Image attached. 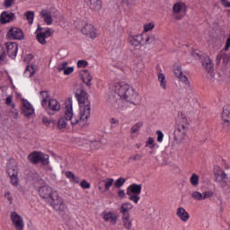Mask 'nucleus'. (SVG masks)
Masks as SVG:
<instances>
[{
  "label": "nucleus",
  "instance_id": "1",
  "mask_svg": "<svg viewBox=\"0 0 230 230\" xmlns=\"http://www.w3.org/2000/svg\"><path fill=\"white\" fill-rule=\"evenodd\" d=\"M109 103L111 111H124L126 102H132L136 96V92L130 84L120 82L115 83L110 87ZM125 100V101H123Z\"/></svg>",
  "mask_w": 230,
  "mask_h": 230
},
{
  "label": "nucleus",
  "instance_id": "2",
  "mask_svg": "<svg viewBox=\"0 0 230 230\" xmlns=\"http://www.w3.org/2000/svg\"><path fill=\"white\" fill-rule=\"evenodd\" d=\"M69 122L71 123L72 127H75V125L85 127V125H87V122L82 119L80 115L78 117L75 116L73 113V102H66L65 114L58 119V128H59V130L67 128Z\"/></svg>",
  "mask_w": 230,
  "mask_h": 230
},
{
  "label": "nucleus",
  "instance_id": "3",
  "mask_svg": "<svg viewBox=\"0 0 230 230\" xmlns=\"http://www.w3.org/2000/svg\"><path fill=\"white\" fill-rule=\"evenodd\" d=\"M75 95L80 106L79 116L87 123V119L91 117V102H89L87 92L80 86Z\"/></svg>",
  "mask_w": 230,
  "mask_h": 230
},
{
  "label": "nucleus",
  "instance_id": "4",
  "mask_svg": "<svg viewBox=\"0 0 230 230\" xmlns=\"http://www.w3.org/2000/svg\"><path fill=\"white\" fill-rule=\"evenodd\" d=\"M49 204H50L51 208H53L55 211L60 213V215H66V212L67 211V206L66 205L64 199L58 195V191H54L51 196V200L49 201Z\"/></svg>",
  "mask_w": 230,
  "mask_h": 230
},
{
  "label": "nucleus",
  "instance_id": "5",
  "mask_svg": "<svg viewBox=\"0 0 230 230\" xmlns=\"http://www.w3.org/2000/svg\"><path fill=\"white\" fill-rule=\"evenodd\" d=\"M36 32H38L36 35V39L38 42H40V44H42L43 46L45 44H48V41H46V39H49V37L53 35V31H51L49 28H47L44 31H42V27L40 26H38Z\"/></svg>",
  "mask_w": 230,
  "mask_h": 230
},
{
  "label": "nucleus",
  "instance_id": "6",
  "mask_svg": "<svg viewBox=\"0 0 230 230\" xmlns=\"http://www.w3.org/2000/svg\"><path fill=\"white\" fill-rule=\"evenodd\" d=\"M7 173L11 179V183L13 186H17L19 184V169L15 165H12V162L7 163Z\"/></svg>",
  "mask_w": 230,
  "mask_h": 230
},
{
  "label": "nucleus",
  "instance_id": "7",
  "mask_svg": "<svg viewBox=\"0 0 230 230\" xmlns=\"http://www.w3.org/2000/svg\"><path fill=\"white\" fill-rule=\"evenodd\" d=\"M11 222L16 230H24V219L19 213L13 211L11 213Z\"/></svg>",
  "mask_w": 230,
  "mask_h": 230
},
{
  "label": "nucleus",
  "instance_id": "8",
  "mask_svg": "<svg viewBox=\"0 0 230 230\" xmlns=\"http://www.w3.org/2000/svg\"><path fill=\"white\" fill-rule=\"evenodd\" d=\"M40 15L47 26H51L53 24V19H57L58 12H56L54 15L51 14V11L48 9H42Z\"/></svg>",
  "mask_w": 230,
  "mask_h": 230
},
{
  "label": "nucleus",
  "instance_id": "9",
  "mask_svg": "<svg viewBox=\"0 0 230 230\" xmlns=\"http://www.w3.org/2000/svg\"><path fill=\"white\" fill-rule=\"evenodd\" d=\"M55 191L57 190H53L51 187L47 185L41 186L39 189L40 197H41V199H44V200H46L49 203L51 200V197H53V194L55 193Z\"/></svg>",
  "mask_w": 230,
  "mask_h": 230
},
{
  "label": "nucleus",
  "instance_id": "10",
  "mask_svg": "<svg viewBox=\"0 0 230 230\" xmlns=\"http://www.w3.org/2000/svg\"><path fill=\"white\" fill-rule=\"evenodd\" d=\"M128 40L131 46V49H137V48H141V42L144 43V36L143 34L129 35Z\"/></svg>",
  "mask_w": 230,
  "mask_h": 230
},
{
  "label": "nucleus",
  "instance_id": "11",
  "mask_svg": "<svg viewBox=\"0 0 230 230\" xmlns=\"http://www.w3.org/2000/svg\"><path fill=\"white\" fill-rule=\"evenodd\" d=\"M7 37L13 40H22V39H24V32H22V30L13 27L8 31Z\"/></svg>",
  "mask_w": 230,
  "mask_h": 230
},
{
  "label": "nucleus",
  "instance_id": "12",
  "mask_svg": "<svg viewBox=\"0 0 230 230\" xmlns=\"http://www.w3.org/2000/svg\"><path fill=\"white\" fill-rule=\"evenodd\" d=\"M174 75L186 85V87H189L190 91L193 89L190 84V81L188 80V77L182 73V68L181 66L174 67Z\"/></svg>",
  "mask_w": 230,
  "mask_h": 230
},
{
  "label": "nucleus",
  "instance_id": "13",
  "mask_svg": "<svg viewBox=\"0 0 230 230\" xmlns=\"http://www.w3.org/2000/svg\"><path fill=\"white\" fill-rule=\"evenodd\" d=\"M114 184V179L107 178L106 180L100 181L98 188L102 193H107Z\"/></svg>",
  "mask_w": 230,
  "mask_h": 230
},
{
  "label": "nucleus",
  "instance_id": "14",
  "mask_svg": "<svg viewBox=\"0 0 230 230\" xmlns=\"http://www.w3.org/2000/svg\"><path fill=\"white\" fill-rule=\"evenodd\" d=\"M215 179L216 181H217L218 184L222 185L223 187L226 186V184H227V181H229L227 173L222 171V169H220L219 167H217V172H215Z\"/></svg>",
  "mask_w": 230,
  "mask_h": 230
},
{
  "label": "nucleus",
  "instance_id": "15",
  "mask_svg": "<svg viewBox=\"0 0 230 230\" xmlns=\"http://www.w3.org/2000/svg\"><path fill=\"white\" fill-rule=\"evenodd\" d=\"M7 49V55L10 58L14 60L17 57V51L19 50V45L16 42H7L5 44Z\"/></svg>",
  "mask_w": 230,
  "mask_h": 230
},
{
  "label": "nucleus",
  "instance_id": "16",
  "mask_svg": "<svg viewBox=\"0 0 230 230\" xmlns=\"http://www.w3.org/2000/svg\"><path fill=\"white\" fill-rule=\"evenodd\" d=\"M81 31L84 35H86L88 39H96V31H94V26L91 23H86Z\"/></svg>",
  "mask_w": 230,
  "mask_h": 230
},
{
  "label": "nucleus",
  "instance_id": "17",
  "mask_svg": "<svg viewBox=\"0 0 230 230\" xmlns=\"http://www.w3.org/2000/svg\"><path fill=\"white\" fill-rule=\"evenodd\" d=\"M217 64H223L224 66H227L230 62V54L226 53V50H221L217 58H216Z\"/></svg>",
  "mask_w": 230,
  "mask_h": 230
},
{
  "label": "nucleus",
  "instance_id": "18",
  "mask_svg": "<svg viewBox=\"0 0 230 230\" xmlns=\"http://www.w3.org/2000/svg\"><path fill=\"white\" fill-rule=\"evenodd\" d=\"M186 132H188V128H184L182 126H177L174 130V139L175 141H182L186 136Z\"/></svg>",
  "mask_w": 230,
  "mask_h": 230
},
{
  "label": "nucleus",
  "instance_id": "19",
  "mask_svg": "<svg viewBox=\"0 0 230 230\" xmlns=\"http://www.w3.org/2000/svg\"><path fill=\"white\" fill-rule=\"evenodd\" d=\"M201 62H202V66L204 67L205 71H207V73H213L214 71L213 60L209 58V56L203 55V59Z\"/></svg>",
  "mask_w": 230,
  "mask_h": 230
},
{
  "label": "nucleus",
  "instance_id": "20",
  "mask_svg": "<svg viewBox=\"0 0 230 230\" xmlns=\"http://www.w3.org/2000/svg\"><path fill=\"white\" fill-rule=\"evenodd\" d=\"M209 197H213V191L211 190H207L203 193L199 191H194L192 193V199H194V200H206V199H209Z\"/></svg>",
  "mask_w": 230,
  "mask_h": 230
},
{
  "label": "nucleus",
  "instance_id": "21",
  "mask_svg": "<svg viewBox=\"0 0 230 230\" xmlns=\"http://www.w3.org/2000/svg\"><path fill=\"white\" fill-rule=\"evenodd\" d=\"M22 111L26 118H29V116H32V114H35V110L33 109V106H31L28 101H22Z\"/></svg>",
  "mask_w": 230,
  "mask_h": 230
},
{
  "label": "nucleus",
  "instance_id": "22",
  "mask_svg": "<svg viewBox=\"0 0 230 230\" xmlns=\"http://www.w3.org/2000/svg\"><path fill=\"white\" fill-rule=\"evenodd\" d=\"M143 186L141 184H131L127 188V195H141Z\"/></svg>",
  "mask_w": 230,
  "mask_h": 230
},
{
  "label": "nucleus",
  "instance_id": "23",
  "mask_svg": "<svg viewBox=\"0 0 230 230\" xmlns=\"http://www.w3.org/2000/svg\"><path fill=\"white\" fill-rule=\"evenodd\" d=\"M173 13L176 15H186V4L184 3H176L172 6Z\"/></svg>",
  "mask_w": 230,
  "mask_h": 230
},
{
  "label": "nucleus",
  "instance_id": "24",
  "mask_svg": "<svg viewBox=\"0 0 230 230\" xmlns=\"http://www.w3.org/2000/svg\"><path fill=\"white\" fill-rule=\"evenodd\" d=\"M87 6H89L90 10H93V12H98L102 10V0H84Z\"/></svg>",
  "mask_w": 230,
  "mask_h": 230
},
{
  "label": "nucleus",
  "instance_id": "25",
  "mask_svg": "<svg viewBox=\"0 0 230 230\" xmlns=\"http://www.w3.org/2000/svg\"><path fill=\"white\" fill-rule=\"evenodd\" d=\"M13 17H15V14L13 13H10L8 11L3 12L0 15V22L2 24H6V22H12L13 21Z\"/></svg>",
  "mask_w": 230,
  "mask_h": 230
},
{
  "label": "nucleus",
  "instance_id": "26",
  "mask_svg": "<svg viewBox=\"0 0 230 230\" xmlns=\"http://www.w3.org/2000/svg\"><path fill=\"white\" fill-rule=\"evenodd\" d=\"M177 123H178L177 125L178 127L190 128V124L188 123V118H186V115L182 112L178 113Z\"/></svg>",
  "mask_w": 230,
  "mask_h": 230
},
{
  "label": "nucleus",
  "instance_id": "27",
  "mask_svg": "<svg viewBox=\"0 0 230 230\" xmlns=\"http://www.w3.org/2000/svg\"><path fill=\"white\" fill-rule=\"evenodd\" d=\"M222 120L226 127H229L230 123V106H225L222 112Z\"/></svg>",
  "mask_w": 230,
  "mask_h": 230
},
{
  "label": "nucleus",
  "instance_id": "28",
  "mask_svg": "<svg viewBox=\"0 0 230 230\" xmlns=\"http://www.w3.org/2000/svg\"><path fill=\"white\" fill-rule=\"evenodd\" d=\"M144 37V44H157L159 42V37L155 36V34H143Z\"/></svg>",
  "mask_w": 230,
  "mask_h": 230
},
{
  "label": "nucleus",
  "instance_id": "29",
  "mask_svg": "<svg viewBox=\"0 0 230 230\" xmlns=\"http://www.w3.org/2000/svg\"><path fill=\"white\" fill-rule=\"evenodd\" d=\"M176 215L182 222H188L190 220V214L182 207L178 208Z\"/></svg>",
  "mask_w": 230,
  "mask_h": 230
},
{
  "label": "nucleus",
  "instance_id": "30",
  "mask_svg": "<svg viewBox=\"0 0 230 230\" xmlns=\"http://www.w3.org/2000/svg\"><path fill=\"white\" fill-rule=\"evenodd\" d=\"M103 219L105 220V222H111L112 226H116V224H118V216L113 212L104 213Z\"/></svg>",
  "mask_w": 230,
  "mask_h": 230
},
{
  "label": "nucleus",
  "instance_id": "31",
  "mask_svg": "<svg viewBox=\"0 0 230 230\" xmlns=\"http://www.w3.org/2000/svg\"><path fill=\"white\" fill-rule=\"evenodd\" d=\"M35 73H37V66L33 65H29L27 66L23 75L25 78H31L32 76H34Z\"/></svg>",
  "mask_w": 230,
  "mask_h": 230
},
{
  "label": "nucleus",
  "instance_id": "32",
  "mask_svg": "<svg viewBox=\"0 0 230 230\" xmlns=\"http://www.w3.org/2000/svg\"><path fill=\"white\" fill-rule=\"evenodd\" d=\"M133 206L131 203H124L121 205L120 207V213L122 214V217H130V213H128V211H130V209H132Z\"/></svg>",
  "mask_w": 230,
  "mask_h": 230
},
{
  "label": "nucleus",
  "instance_id": "33",
  "mask_svg": "<svg viewBox=\"0 0 230 230\" xmlns=\"http://www.w3.org/2000/svg\"><path fill=\"white\" fill-rule=\"evenodd\" d=\"M49 109H50V111H54L55 112H58V111H60V102H58V101L56 99H50L49 101Z\"/></svg>",
  "mask_w": 230,
  "mask_h": 230
},
{
  "label": "nucleus",
  "instance_id": "34",
  "mask_svg": "<svg viewBox=\"0 0 230 230\" xmlns=\"http://www.w3.org/2000/svg\"><path fill=\"white\" fill-rule=\"evenodd\" d=\"M40 154L41 152H33L29 155L28 159L32 164H37V163H40Z\"/></svg>",
  "mask_w": 230,
  "mask_h": 230
},
{
  "label": "nucleus",
  "instance_id": "35",
  "mask_svg": "<svg viewBox=\"0 0 230 230\" xmlns=\"http://www.w3.org/2000/svg\"><path fill=\"white\" fill-rule=\"evenodd\" d=\"M122 225L127 230L132 229V219L130 216H122Z\"/></svg>",
  "mask_w": 230,
  "mask_h": 230
},
{
  "label": "nucleus",
  "instance_id": "36",
  "mask_svg": "<svg viewBox=\"0 0 230 230\" xmlns=\"http://www.w3.org/2000/svg\"><path fill=\"white\" fill-rule=\"evenodd\" d=\"M93 80V77L91 76V74L88 70H84L83 74V82L86 84V85H91V82Z\"/></svg>",
  "mask_w": 230,
  "mask_h": 230
},
{
  "label": "nucleus",
  "instance_id": "37",
  "mask_svg": "<svg viewBox=\"0 0 230 230\" xmlns=\"http://www.w3.org/2000/svg\"><path fill=\"white\" fill-rule=\"evenodd\" d=\"M199 181H200V178L199 177V174L192 173V175L190 178V182L192 186H199Z\"/></svg>",
  "mask_w": 230,
  "mask_h": 230
},
{
  "label": "nucleus",
  "instance_id": "38",
  "mask_svg": "<svg viewBox=\"0 0 230 230\" xmlns=\"http://www.w3.org/2000/svg\"><path fill=\"white\" fill-rule=\"evenodd\" d=\"M25 17H26L29 24H33V19L35 17V13H33V11H28L25 13Z\"/></svg>",
  "mask_w": 230,
  "mask_h": 230
},
{
  "label": "nucleus",
  "instance_id": "39",
  "mask_svg": "<svg viewBox=\"0 0 230 230\" xmlns=\"http://www.w3.org/2000/svg\"><path fill=\"white\" fill-rule=\"evenodd\" d=\"M158 80L160 82V85L163 89H166V76L164 74L158 75Z\"/></svg>",
  "mask_w": 230,
  "mask_h": 230
},
{
  "label": "nucleus",
  "instance_id": "40",
  "mask_svg": "<svg viewBox=\"0 0 230 230\" xmlns=\"http://www.w3.org/2000/svg\"><path fill=\"white\" fill-rule=\"evenodd\" d=\"M5 104L7 107H11V109H15V104L13 103V97L12 95H8L5 99Z\"/></svg>",
  "mask_w": 230,
  "mask_h": 230
},
{
  "label": "nucleus",
  "instance_id": "41",
  "mask_svg": "<svg viewBox=\"0 0 230 230\" xmlns=\"http://www.w3.org/2000/svg\"><path fill=\"white\" fill-rule=\"evenodd\" d=\"M40 163H41L42 164H48V163H49V156L48 155L40 153Z\"/></svg>",
  "mask_w": 230,
  "mask_h": 230
},
{
  "label": "nucleus",
  "instance_id": "42",
  "mask_svg": "<svg viewBox=\"0 0 230 230\" xmlns=\"http://www.w3.org/2000/svg\"><path fill=\"white\" fill-rule=\"evenodd\" d=\"M125 182H127V180H125L124 178H119L113 182V184L115 188H121V186H123Z\"/></svg>",
  "mask_w": 230,
  "mask_h": 230
},
{
  "label": "nucleus",
  "instance_id": "43",
  "mask_svg": "<svg viewBox=\"0 0 230 230\" xmlns=\"http://www.w3.org/2000/svg\"><path fill=\"white\" fill-rule=\"evenodd\" d=\"M141 127H143V122H137L131 128V132L136 134V132H139L141 130Z\"/></svg>",
  "mask_w": 230,
  "mask_h": 230
},
{
  "label": "nucleus",
  "instance_id": "44",
  "mask_svg": "<svg viewBox=\"0 0 230 230\" xmlns=\"http://www.w3.org/2000/svg\"><path fill=\"white\" fill-rule=\"evenodd\" d=\"M128 197H129V200H131L135 204H137V202H139L141 199L138 194H130L128 195Z\"/></svg>",
  "mask_w": 230,
  "mask_h": 230
},
{
  "label": "nucleus",
  "instance_id": "45",
  "mask_svg": "<svg viewBox=\"0 0 230 230\" xmlns=\"http://www.w3.org/2000/svg\"><path fill=\"white\" fill-rule=\"evenodd\" d=\"M146 146H149L152 150L155 148V143H154V139L152 137H149L146 142Z\"/></svg>",
  "mask_w": 230,
  "mask_h": 230
},
{
  "label": "nucleus",
  "instance_id": "46",
  "mask_svg": "<svg viewBox=\"0 0 230 230\" xmlns=\"http://www.w3.org/2000/svg\"><path fill=\"white\" fill-rule=\"evenodd\" d=\"M156 135H157V138H156L157 142L158 143H163V139L164 137V134H163V131L157 130Z\"/></svg>",
  "mask_w": 230,
  "mask_h": 230
},
{
  "label": "nucleus",
  "instance_id": "47",
  "mask_svg": "<svg viewBox=\"0 0 230 230\" xmlns=\"http://www.w3.org/2000/svg\"><path fill=\"white\" fill-rule=\"evenodd\" d=\"M6 58V53L4 52V48L0 45V62H3Z\"/></svg>",
  "mask_w": 230,
  "mask_h": 230
},
{
  "label": "nucleus",
  "instance_id": "48",
  "mask_svg": "<svg viewBox=\"0 0 230 230\" xmlns=\"http://www.w3.org/2000/svg\"><path fill=\"white\" fill-rule=\"evenodd\" d=\"M80 186L84 190H89V188H91V183L87 182L85 180H83L80 183Z\"/></svg>",
  "mask_w": 230,
  "mask_h": 230
},
{
  "label": "nucleus",
  "instance_id": "49",
  "mask_svg": "<svg viewBox=\"0 0 230 230\" xmlns=\"http://www.w3.org/2000/svg\"><path fill=\"white\" fill-rule=\"evenodd\" d=\"M67 66H69V63H68V62L60 63V64L58 66V71H65V69L67 67Z\"/></svg>",
  "mask_w": 230,
  "mask_h": 230
},
{
  "label": "nucleus",
  "instance_id": "50",
  "mask_svg": "<svg viewBox=\"0 0 230 230\" xmlns=\"http://www.w3.org/2000/svg\"><path fill=\"white\" fill-rule=\"evenodd\" d=\"M87 66H89V63L86 60H79L77 62V67H87Z\"/></svg>",
  "mask_w": 230,
  "mask_h": 230
},
{
  "label": "nucleus",
  "instance_id": "51",
  "mask_svg": "<svg viewBox=\"0 0 230 230\" xmlns=\"http://www.w3.org/2000/svg\"><path fill=\"white\" fill-rule=\"evenodd\" d=\"M155 25H154V23H147L146 25H144V31H150L152 30H154Z\"/></svg>",
  "mask_w": 230,
  "mask_h": 230
},
{
  "label": "nucleus",
  "instance_id": "52",
  "mask_svg": "<svg viewBox=\"0 0 230 230\" xmlns=\"http://www.w3.org/2000/svg\"><path fill=\"white\" fill-rule=\"evenodd\" d=\"M75 71V67L73 66H66V68H65V71H63L64 75H71V73H73Z\"/></svg>",
  "mask_w": 230,
  "mask_h": 230
},
{
  "label": "nucleus",
  "instance_id": "53",
  "mask_svg": "<svg viewBox=\"0 0 230 230\" xmlns=\"http://www.w3.org/2000/svg\"><path fill=\"white\" fill-rule=\"evenodd\" d=\"M4 198L8 200L9 204H13V197H12V194L10 192H6L4 194Z\"/></svg>",
  "mask_w": 230,
  "mask_h": 230
},
{
  "label": "nucleus",
  "instance_id": "54",
  "mask_svg": "<svg viewBox=\"0 0 230 230\" xmlns=\"http://www.w3.org/2000/svg\"><path fill=\"white\" fill-rule=\"evenodd\" d=\"M65 175L67 179H69L70 181L75 178V172H71V171H66L65 172Z\"/></svg>",
  "mask_w": 230,
  "mask_h": 230
},
{
  "label": "nucleus",
  "instance_id": "55",
  "mask_svg": "<svg viewBox=\"0 0 230 230\" xmlns=\"http://www.w3.org/2000/svg\"><path fill=\"white\" fill-rule=\"evenodd\" d=\"M13 4V0H4V5L5 8H11V6Z\"/></svg>",
  "mask_w": 230,
  "mask_h": 230
},
{
  "label": "nucleus",
  "instance_id": "56",
  "mask_svg": "<svg viewBox=\"0 0 230 230\" xmlns=\"http://www.w3.org/2000/svg\"><path fill=\"white\" fill-rule=\"evenodd\" d=\"M142 158H143V155H140V154H137L133 156H130V159H133V161H141Z\"/></svg>",
  "mask_w": 230,
  "mask_h": 230
},
{
  "label": "nucleus",
  "instance_id": "57",
  "mask_svg": "<svg viewBox=\"0 0 230 230\" xmlns=\"http://www.w3.org/2000/svg\"><path fill=\"white\" fill-rule=\"evenodd\" d=\"M191 55L194 58H200L201 55H200V51L199 50H193L191 52Z\"/></svg>",
  "mask_w": 230,
  "mask_h": 230
},
{
  "label": "nucleus",
  "instance_id": "58",
  "mask_svg": "<svg viewBox=\"0 0 230 230\" xmlns=\"http://www.w3.org/2000/svg\"><path fill=\"white\" fill-rule=\"evenodd\" d=\"M90 146L91 148H100V141H93Z\"/></svg>",
  "mask_w": 230,
  "mask_h": 230
},
{
  "label": "nucleus",
  "instance_id": "59",
  "mask_svg": "<svg viewBox=\"0 0 230 230\" xmlns=\"http://www.w3.org/2000/svg\"><path fill=\"white\" fill-rule=\"evenodd\" d=\"M42 122L44 123V125H46V127L51 125V120H49V119H48V117H43Z\"/></svg>",
  "mask_w": 230,
  "mask_h": 230
},
{
  "label": "nucleus",
  "instance_id": "60",
  "mask_svg": "<svg viewBox=\"0 0 230 230\" xmlns=\"http://www.w3.org/2000/svg\"><path fill=\"white\" fill-rule=\"evenodd\" d=\"M229 48H230V38H227L225 48H224V50L228 51Z\"/></svg>",
  "mask_w": 230,
  "mask_h": 230
},
{
  "label": "nucleus",
  "instance_id": "61",
  "mask_svg": "<svg viewBox=\"0 0 230 230\" xmlns=\"http://www.w3.org/2000/svg\"><path fill=\"white\" fill-rule=\"evenodd\" d=\"M70 182H75V184H79L80 178H78L76 175H75L74 178H72V180H70Z\"/></svg>",
  "mask_w": 230,
  "mask_h": 230
},
{
  "label": "nucleus",
  "instance_id": "62",
  "mask_svg": "<svg viewBox=\"0 0 230 230\" xmlns=\"http://www.w3.org/2000/svg\"><path fill=\"white\" fill-rule=\"evenodd\" d=\"M40 97H41V100H48V92L46 91L40 92Z\"/></svg>",
  "mask_w": 230,
  "mask_h": 230
},
{
  "label": "nucleus",
  "instance_id": "63",
  "mask_svg": "<svg viewBox=\"0 0 230 230\" xmlns=\"http://www.w3.org/2000/svg\"><path fill=\"white\" fill-rule=\"evenodd\" d=\"M118 197L119 199H125V190H119L118 191Z\"/></svg>",
  "mask_w": 230,
  "mask_h": 230
},
{
  "label": "nucleus",
  "instance_id": "64",
  "mask_svg": "<svg viewBox=\"0 0 230 230\" xmlns=\"http://www.w3.org/2000/svg\"><path fill=\"white\" fill-rule=\"evenodd\" d=\"M222 5L225 7V8H230V2H227V0L222 4Z\"/></svg>",
  "mask_w": 230,
  "mask_h": 230
}]
</instances>
